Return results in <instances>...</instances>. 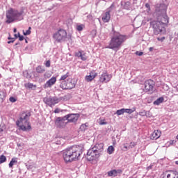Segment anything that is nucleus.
<instances>
[{"mask_svg": "<svg viewBox=\"0 0 178 178\" xmlns=\"http://www.w3.org/2000/svg\"><path fill=\"white\" fill-rule=\"evenodd\" d=\"M81 154H83V147L74 145L63 150V157L65 162H73L78 161Z\"/></svg>", "mask_w": 178, "mask_h": 178, "instance_id": "nucleus-1", "label": "nucleus"}, {"mask_svg": "<svg viewBox=\"0 0 178 178\" xmlns=\"http://www.w3.org/2000/svg\"><path fill=\"white\" fill-rule=\"evenodd\" d=\"M104 151V143H97L90 147L87 152L88 161H95L101 156Z\"/></svg>", "mask_w": 178, "mask_h": 178, "instance_id": "nucleus-2", "label": "nucleus"}, {"mask_svg": "<svg viewBox=\"0 0 178 178\" xmlns=\"http://www.w3.org/2000/svg\"><path fill=\"white\" fill-rule=\"evenodd\" d=\"M126 40H127V35L120 33H115L114 35L111 37L108 48L110 49H116L118 51L120 49V47L123 45V42H124Z\"/></svg>", "mask_w": 178, "mask_h": 178, "instance_id": "nucleus-3", "label": "nucleus"}, {"mask_svg": "<svg viewBox=\"0 0 178 178\" xmlns=\"http://www.w3.org/2000/svg\"><path fill=\"white\" fill-rule=\"evenodd\" d=\"M31 116V113H23L19 120L17 121L16 124L19 127V130H22V131H27L31 129V125H30V122H29V119Z\"/></svg>", "mask_w": 178, "mask_h": 178, "instance_id": "nucleus-4", "label": "nucleus"}, {"mask_svg": "<svg viewBox=\"0 0 178 178\" xmlns=\"http://www.w3.org/2000/svg\"><path fill=\"white\" fill-rule=\"evenodd\" d=\"M152 29H153V33L154 35H159V34H165V27H163V25L161 23V22L158 21H153L150 23Z\"/></svg>", "mask_w": 178, "mask_h": 178, "instance_id": "nucleus-5", "label": "nucleus"}, {"mask_svg": "<svg viewBox=\"0 0 178 178\" xmlns=\"http://www.w3.org/2000/svg\"><path fill=\"white\" fill-rule=\"evenodd\" d=\"M53 38H54L55 41L57 42L65 41V40L67 38V32H66V30L60 29L57 31V33L54 34Z\"/></svg>", "mask_w": 178, "mask_h": 178, "instance_id": "nucleus-6", "label": "nucleus"}, {"mask_svg": "<svg viewBox=\"0 0 178 178\" xmlns=\"http://www.w3.org/2000/svg\"><path fill=\"white\" fill-rule=\"evenodd\" d=\"M43 101L46 105H48L52 108V106H55L56 104H59V102L61 101V99L56 97H45Z\"/></svg>", "mask_w": 178, "mask_h": 178, "instance_id": "nucleus-7", "label": "nucleus"}, {"mask_svg": "<svg viewBox=\"0 0 178 178\" xmlns=\"http://www.w3.org/2000/svg\"><path fill=\"white\" fill-rule=\"evenodd\" d=\"M79 118L80 114L79 113H71L65 115V119L67 120V123H76Z\"/></svg>", "mask_w": 178, "mask_h": 178, "instance_id": "nucleus-8", "label": "nucleus"}, {"mask_svg": "<svg viewBox=\"0 0 178 178\" xmlns=\"http://www.w3.org/2000/svg\"><path fill=\"white\" fill-rule=\"evenodd\" d=\"M66 118H65V116L63 117H58L56 118L55 121V124L57 126V127L63 128L66 127V124H67V122H66Z\"/></svg>", "mask_w": 178, "mask_h": 178, "instance_id": "nucleus-9", "label": "nucleus"}, {"mask_svg": "<svg viewBox=\"0 0 178 178\" xmlns=\"http://www.w3.org/2000/svg\"><path fill=\"white\" fill-rule=\"evenodd\" d=\"M112 79V74H108V72H103L99 79L100 83H109V81Z\"/></svg>", "mask_w": 178, "mask_h": 178, "instance_id": "nucleus-10", "label": "nucleus"}, {"mask_svg": "<svg viewBox=\"0 0 178 178\" xmlns=\"http://www.w3.org/2000/svg\"><path fill=\"white\" fill-rule=\"evenodd\" d=\"M6 23L10 24L13 23L15 22V13L14 9L10 8L7 13H6Z\"/></svg>", "mask_w": 178, "mask_h": 178, "instance_id": "nucleus-11", "label": "nucleus"}, {"mask_svg": "<svg viewBox=\"0 0 178 178\" xmlns=\"http://www.w3.org/2000/svg\"><path fill=\"white\" fill-rule=\"evenodd\" d=\"M154 81L151 79L145 82V91L146 92L154 91Z\"/></svg>", "mask_w": 178, "mask_h": 178, "instance_id": "nucleus-12", "label": "nucleus"}, {"mask_svg": "<svg viewBox=\"0 0 178 178\" xmlns=\"http://www.w3.org/2000/svg\"><path fill=\"white\" fill-rule=\"evenodd\" d=\"M163 178H178L177 171H165L163 173Z\"/></svg>", "mask_w": 178, "mask_h": 178, "instance_id": "nucleus-13", "label": "nucleus"}, {"mask_svg": "<svg viewBox=\"0 0 178 178\" xmlns=\"http://www.w3.org/2000/svg\"><path fill=\"white\" fill-rule=\"evenodd\" d=\"M123 173V170H111L107 172V175L109 177H116L119 175H122Z\"/></svg>", "mask_w": 178, "mask_h": 178, "instance_id": "nucleus-14", "label": "nucleus"}, {"mask_svg": "<svg viewBox=\"0 0 178 178\" xmlns=\"http://www.w3.org/2000/svg\"><path fill=\"white\" fill-rule=\"evenodd\" d=\"M55 83H56V77L53 76L46 82L44 85V88H51L52 86H54Z\"/></svg>", "mask_w": 178, "mask_h": 178, "instance_id": "nucleus-15", "label": "nucleus"}, {"mask_svg": "<svg viewBox=\"0 0 178 178\" xmlns=\"http://www.w3.org/2000/svg\"><path fill=\"white\" fill-rule=\"evenodd\" d=\"M161 24V25L164 26V24H168L169 23V17L168 15H161L159 17V21Z\"/></svg>", "mask_w": 178, "mask_h": 178, "instance_id": "nucleus-16", "label": "nucleus"}, {"mask_svg": "<svg viewBox=\"0 0 178 178\" xmlns=\"http://www.w3.org/2000/svg\"><path fill=\"white\" fill-rule=\"evenodd\" d=\"M76 87V82L73 79L68 78L67 79V90H72Z\"/></svg>", "mask_w": 178, "mask_h": 178, "instance_id": "nucleus-17", "label": "nucleus"}, {"mask_svg": "<svg viewBox=\"0 0 178 178\" xmlns=\"http://www.w3.org/2000/svg\"><path fill=\"white\" fill-rule=\"evenodd\" d=\"M102 19L104 22V23H108V22L111 20V12H106L105 14L103 15Z\"/></svg>", "mask_w": 178, "mask_h": 178, "instance_id": "nucleus-18", "label": "nucleus"}, {"mask_svg": "<svg viewBox=\"0 0 178 178\" xmlns=\"http://www.w3.org/2000/svg\"><path fill=\"white\" fill-rule=\"evenodd\" d=\"M152 137L154 140H158V138H159V137H161V132L159 130H156L154 131L152 134Z\"/></svg>", "mask_w": 178, "mask_h": 178, "instance_id": "nucleus-19", "label": "nucleus"}, {"mask_svg": "<svg viewBox=\"0 0 178 178\" xmlns=\"http://www.w3.org/2000/svg\"><path fill=\"white\" fill-rule=\"evenodd\" d=\"M22 15H23V11L19 12V11H17V10H14L15 20H16V19L22 16Z\"/></svg>", "mask_w": 178, "mask_h": 178, "instance_id": "nucleus-20", "label": "nucleus"}, {"mask_svg": "<svg viewBox=\"0 0 178 178\" xmlns=\"http://www.w3.org/2000/svg\"><path fill=\"white\" fill-rule=\"evenodd\" d=\"M60 88H62V90H67V82L66 81H61Z\"/></svg>", "mask_w": 178, "mask_h": 178, "instance_id": "nucleus-21", "label": "nucleus"}, {"mask_svg": "<svg viewBox=\"0 0 178 178\" xmlns=\"http://www.w3.org/2000/svg\"><path fill=\"white\" fill-rule=\"evenodd\" d=\"M163 101H165V99L161 97L158 98L156 101L154 102V105H161V104H162V102H163Z\"/></svg>", "mask_w": 178, "mask_h": 178, "instance_id": "nucleus-22", "label": "nucleus"}, {"mask_svg": "<svg viewBox=\"0 0 178 178\" xmlns=\"http://www.w3.org/2000/svg\"><path fill=\"white\" fill-rule=\"evenodd\" d=\"M125 113H129V115H131L134 112H136V107H133L132 108H124Z\"/></svg>", "mask_w": 178, "mask_h": 178, "instance_id": "nucleus-23", "label": "nucleus"}, {"mask_svg": "<svg viewBox=\"0 0 178 178\" xmlns=\"http://www.w3.org/2000/svg\"><path fill=\"white\" fill-rule=\"evenodd\" d=\"M88 129V123L82 124L80 127V130L81 131H86Z\"/></svg>", "mask_w": 178, "mask_h": 178, "instance_id": "nucleus-24", "label": "nucleus"}, {"mask_svg": "<svg viewBox=\"0 0 178 178\" xmlns=\"http://www.w3.org/2000/svg\"><path fill=\"white\" fill-rule=\"evenodd\" d=\"M69 79V72H67L66 74L62 75L60 81H66V79L67 80Z\"/></svg>", "mask_w": 178, "mask_h": 178, "instance_id": "nucleus-25", "label": "nucleus"}, {"mask_svg": "<svg viewBox=\"0 0 178 178\" xmlns=\"http://www.w3.org/2000/svg\"><path fill=\"white\" fill-rule=\"evenodd\" d=\"M25 87H26V88H31V89L35 90L37 86H35L31 83H28L25 84Z\"/></svg>", "mask_w": 178, "mask_h": 178, "instance_id": "nucleus-26", "label": "nucleus"}, {"mask_svg": "<svg viewBox=\"0 0 178 178\" xmlns=\"http://www.w3.org/2000/svg\"><path fill=\"white\" fill-rule=\"evenodd\" d=\"M115 152V147L113 146H109L107 149V152L109 155H112L113 152Z\"/></svg>", "mask_w": 178, "mask_h": 178, "instance_id": "nucleus-27", "label": "nucleus"}, {"mask_svg": "<svg viewBox=\"0 0 178 178\" xmlns=\"http://www.w3.org/2000/svg\"><path fill=\"white\" fill-rule=\"evenodd\" d=\"M15 163H17V159H16V158H13L11 159V161L9 163V168H13V165H15Z\"/></svg>", "mask_w": 178, "mask_h": 178, "instance_id": "nucleus-28", "label": "nucleus"}, {"mask_svg": "<svg viewBox=\"0 0 178 178\" xmlns=\"http://www.w3.org/2000/svg\"><path fill=\"white\" fill-rule=\"evenodd\" d=\"M84 27H86V26L84 24L77 25L76 30H77V31H83Z\"/></svg>", "mask_w": 178, "mask_h": 178, "instance_id": "nucleus-29", "label": "nucleus"}, {"mask_svg": "<svg viewBox=\"0 0 178 178\" xmlns=\"http://www.w3.org/2000/svg\"><path fill=\"white\" fill-rule=\"evenodd\" d=\"M123 113H125L124 108H121L116 111L118 116H120V115H123Z\"/></svg>", "mask_w": 178, "mask_h": 178, "instance_id": "nucleus-30", "label": "nucleus"}, {"mask_svg": "<svg viewBox=\"0 0 178 178\" xmlns=\"http://www.w3.org/2000/svg\"><path fill=\"white\" fill-rule=\"evenodd\" d=\"M6 162V156L5 155L0 156V163H3Z\"/></svg>", "mask_w": 178, "mask_h": 178, "instance_id": "nucleus-31", "label": "nucleus"}, {"mask_svg": "<svg viewBox=\"0 0 178 178\" xmlns=\"http://www.w3.org/2000/svg\"><path fill=\"white\" fill-rule=\"evenodd\" d=\"M85 80L88 82H90V81H92L94 79L90 75H88L85 77Z\"/></svg>", "mask_w": 178, "mask_h": 178, "instance_id": "nucleus-32", "label": "nucleus"}, {"mask_svg": "<svg viewBox=\"0 0 178 178\" xmlns=\"http://www.w3.org/2000/svg\"><path fill=\"white\" fill-rule=\"evenodd\" d=\"M97 72H95V71H91L90 73H89V76H91L93 79L95 78V77H97Z\"/></svg>", "mask_w": 178, "mask_h": 178, "instance_id": "nucleus-33", "label": "nucleus"}, {"mask_svg": "<svg viewBox=\"0 0 178 178\" xmlns=\"http://www.w3.org/2000/svg\"><path fill=\"white\" fill-rule=\"evenodd\" d=\"M36 72L38 73H44L45 72V70H44L42 67H37Z\"/></svg>", "mask_w": 178, "mask_h": 178, "instance_id": "nucleus-34", "label": "nucleus"}, {"mask_svg": "<svg viewBox=\"0 0 178 178\" xmlns=\"http://www.w3.org/2000/svg\"><path fill=\"white\" fill-rule=\"evenodd\" d=\"M31 27L29 28V30H27L26 32H24V35H30L31 34Z\"/></svg>", "mask_w": 178, "mask_h": 178, "instance_id": "nucleus-35", "label": "nucleus"}, {"mask_svg": "<svg viewBox=\"0 0 178 178\" xmlns=\"http://www.w3.org/2000/svg\"><path fill=\"white\" fill-rule=\"evenodd\" d=\"M81 60H87V56L86 55V53H82L81 56Z\"/></svg>", "mask_w": 178, "mask_h": 178, "instance_id": "nucleus-36", "label": "nucleus"}, {"mask_svg": "<svg viewBox=\"0 0 178 178\" xmlns=\"http://www.w3.org/2000/svg\"><path fill=\"white\" fill-rule=\"evenodd\" d=\"M134 147H136V143L131 142L130 145L129 146V149L133 148Z\"/></svg>", "mask_w": 178, "mask_h": 178, "instance_id": "nucleus-37", "label": "nucleus"}, {"mask_svg": "<svg viewBox=\"0 0 178 178\" xmlns=\"http://www.w3.org/2000/svg\"><path fill=\"white\" fill-rule=\"evenodd\" d=\"M139 115L140 116H145V115H147V112L145 111H143L139 112Z\"/></svg>", "mask_w": 178, "mask_h": 178, "instance_id": "nucleus-38", "label": "nucleus"}, {"mask_svg": "<svg viewBox=\"0 0 178 178\" xmlns=\"http://www.w3.org/2000/svg\"><path fill=\"white\" fill-rule=\"evenodd\" d=\"M165 36H163L162 38H157V40L161 41V42H163V41H165Z\"/></svg>", "mask_w": 178, "mask_h": 178, "instance_id": "nucleus-39", "label": "nucleus"}, {"mask_svg": "<svg viewBox=\"0 0 178 178\" xmlns=\"http://www.w3.org/2000/svg\"><path fill=\"white\" fill-rule=\"evenodd\" d=\"M18 37H19V41H23V40H24V36L20 35V33H18Z\"/></svg>", "mask_w": 178, "mask_h": 178, "instance_id": "nucleus-40", "label": "nucleus"}, {"mask_svg": "<svg viewBox=\"0 0 178 178\" xmlns=\"http://www.w3.org/2000/svg\"><path fill=\"white\" fill-rule=\"evenodd\" d=\"M81 54H83L81 51H78L75 53V56H76L78 58H81Z\"/></svg>", "mask_w": 178, "mask_h": 178, "instance_id": "nucleus-41", "label": "nucleus"}, {"mask_svg": "<svg viewBox=\"0 0 178 178\" xmlns=\"http://www.w3.org/2000/svg\"><path fill=\"white\" fill-rule=\"evenodd\" d=\"M45 66L46 67H49V66H51V60L46 61Z\"/></svg>", "mask_w": 178, "mask_h": 178, "instance_id": "nucleus-42", "label": "nucleus"}, {"mask_svg": "<svg viewBox=\"0 0 178 178\" xmlns=\"http://www.w3.org/2000/svg\"><path fill=\"white\" fill-rule=\"evenodd\" d=\"M10 102H16V98L11 97L9 99Z\"/></svg>", "mask_w": 178, "mask_h": 178, "instance_id": "nucleus-43", "label": "nucleus"}, {"mask_svg": "<svg viewBox=\"0 0 178 178\" xmlns=\"http://www.w3.org/2000/svg\"><path fill=\"white\" fill-rule=\"evenodd\" d=\"M143 54L144 53L143 51H136V55L138 56H143Z\"/></svg>", "mask_w": 178, "mask_h": 178, "instance_id": "nucleus-44", "label": "nucleus"}, {"mask_svg": "<svg viewBox=\"0 0 178 178\" xmlns=\"http://www.w3.org/2000/svg\"><path fill=\"white\" fill-rule=\"evenodd\" d=\"M60 113V108H56L54 111V113Z\"/></svg>", "mask_w": 178, "mask_h": 178, "instance_id": "nucleus-45", "label": "nucleus"}, {"mask_svg": "<svg viewBox=\"0 0 178 178\" xmlns=\"http://www.w3.org/2000/svg\"><path fill=\"white\" fill-rule=\"evenodd\" d=\"M107 124L106 122H102V121H101V122H99V124H101L102 126L104 125V124Z\"/></svg>", "mask_w": 178, "mask_h": 178, "instance_id": "nucleus-46", "label": "nucleus"}, {"mask_svg": "<svg viewBox=\"0 0 178 178\" xmlns=\"http://www.w3.org/2000/svg\"><path fill=\"white\" fill-rule=\"evenodd\" d=\"M124 149H125V151H127V149H129V146H127L126 145H124Z\"/></svg>", "mask_w": 178, "mask_h": 178, "instance_id": "nucleus-47", "label": "nucleus"}, {"mask_svg": "<svg viewBox=\"0 0 178 178\" xmlns=\"http://www.w3.org/2000/svg\"><path fill=\"white\" fill-rule=\"evenodd\" d=\"M145 7L147 8V9H150L149 3H146Z\"/></svg>", "mask_w": 178, "mask_h": 178, "instance_id": "nucleus-48", "label": "nucleus"}, {"mask_svg": "<svg viewBox=\"0 0 178 178\" xmlns=\"http://www.w3.org/2000/svg\"><path fill=\"white\" fill-rule=\"evenodd\" d=\"M149 51L150 52H152V51H154V47H149Z\"/></svg>", "mask_w": 178, "mask_h": 178, "instance_id": "nucleus-49", "label": "nucleus"}, {"mask_svg": "<svg viewBox=\"0 0 178 178\" xmlns=\"http://www.w3.org/2000/svg\"><path fill=\"white\" fill-rule=\"evenodd\" d=\"M11 42H15V40L8 41V44H11Z\"/></svg>", "mask_w": 178, "mask_h": 178, "instance_id": "nucleus-50", "label": "nucleus"}, {"mask_svg": "<svg viewBox=\"0 0 178 178\" xmlns=\"http://www.w3.org/2000/svg\"><path fill=\"white\" fill-rule=\"evenodd\" d=\"M15 38H17L19 36L17 35V34H15Z\"/></svg>", "mask_w": 178, "mask_h": 178, "instance_id": "nucleus-51", "label": "nucleus"}, {"mask_svg": "<svg viewBox=\"0 0 178 178\" xmlns=\"http://www.w3.org/2000/svg\"><path fill=\"white\" fill-rule=\"evenodd\" d=\"M16 31H17V30L16 29V28L14 29V33H16Z\"/></svg>", "mask_w": 178, "mask_h": 178, "instance_id": "nucleus-52", "label": "nucleus"}, {"mask_svg": "<svg viewBox=\"0 0 178 178\" xmlns=\"http://www.w3.org/2000/svg\"><path fill=\"white\" fill-rule=\"evenodd\" d=\"M151 168H152L151 166H149L147 167V169H151Z\"/></svg>", "mask_w": 178, "mask_h": 178, "instance_id": "nucleus-53", "label": "nucleus"}, {"mask_svg": "<svg viewBox=\"0 0 178 178\" xmlns=\"http://www.w3.org/2000/svg\"><path fill=\"white\" fill-rule=\"evenodd\" d=\"M176 165H178V161L175 162Z\"/></svg>", "mask_w": 178, "mask_h": 178, "instance_id": "nucleus-54", "label": "nucleus"}, {"mask_svg": "<svg viewBox=\"0 0 178 178\" xmlns=\"http://www.w3.org/2000/svg\"><path fill=\"white\" fill-rule=\"evenodd\" d=\"M1 77H2V75H1V74H0V79H1Z\"/></svg>", "mask_w": 178, "mask_h": 178, "instance_id": "nucleus-55", "label": "nucleus"}, {"mask_svg": "<svg viewBox=\"0 0 178 178\" xmlns=\"http://www.w3.org/2000/svg\"><path fill=\"white\" fill-rule=\"evenodd\" d=\"M8 40H11V38H8Z\"/></svg>", "mask_w": 178, "mask_h": 178, "instance_id": "nucleus-56", "label": "nucleus"}, {"mask_svg": "<svg viewBox=\"0 0 178 178\" xmlns=\"http://www.w3.org/2000/svg\"><path fill=\"white\" fill-rule=\"evenodd\" d=\"M26 42H27V40H26Z\"/></svg>", "mask_w": 178, "mask_h": 178, "instance_id": "nucleus-57", "label": "nucleus"}]
</instances>
